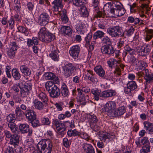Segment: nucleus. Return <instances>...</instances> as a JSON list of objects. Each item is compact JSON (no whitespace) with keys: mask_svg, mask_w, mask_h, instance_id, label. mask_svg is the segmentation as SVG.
I'll return each mask as SVG.
<instances>
[{"mask_svg":"<svg viewBox=\"0 0 153 153\" xmlns=\"http://www.w3.org/2000/svg\"><path fill=\"white\" fill-rule=\"evenodd\" d=\"M50 97L53 98H57L59 97L61 94L60 90L57 86L48 91Z\"/></svg>","mask_w":153,"mask_h":153,"instance_id":"17","label":"nucleus"},{"mask_svg":"<svg viewBox=\"0 0 153 153\" xmlns=\"http://www.w3.org/2000/svg\"><path fill=\"white\" fill-rule=\"evenodd\" d=\"M140 143L143 146L149 145V142L147 137H144L141 140Z\"/></svg>","mask_w":153,"mask_h":153,"instance_id":"57","label":"nucleus"},{"mask_svg":"<svg viewBox=\"0 0 153 153\" xmlns=\"http://www.w3.org/2000/svg\"><path fill=\"white\" fill-rule=\"evenodd\" d=\"M98 135L99 136V138L101 141H105L106 140L108 139V141L112 139V135H110L107 132H104L102 131H100Z\"/></svg>","mask_w":153,"mask_h":153,"instance_id":"20","label":"nucleus"},{"mask_svg":"<svg viewBox=\"0 0 153 153\" xmlns=\"http://www.w3.org/2000/svg\"><path fill=\"white\" fill-rule=\"evenodd\" d=\"M129 62L134 64L135 63L136 64L137 63H139L140 60H138L137 58L134 56H131L129 58Z\"/></svg>","mask_w":153,"mask_h":153,"instance_id":"54","label":"nucleus"},{"mask_svg":"<svg viewBox=\"0 0 153 153\" xmlns=\"http://www.w3.org/2000/svg\"><path fill=\"white\" fill-rule=\"evenodd\" d=\"M90 126L93 130L97 131L100 129V127L97 125V123L95 124L92 123L90 124Z\"/></svg>","mask_w":153,"mask_h":153,"instance_id":"61","label":"nucleus"},{"mask_svg":"<svg viewBox=\"0 0 153 153\" xmlns=\"http://www.w3.org/2000/svg\"><path fill=\"white\" fill-rule=\"evenodd\" d=\"M94 69L97 74L102 78L105 79V71L101 65L97 66Z\"/></svg>","mask_w":153,"mask_h":153,"instance_id":"24","label":"nucleus"},{"mask_svg":"<svg viewBox=\"0 0 153 153\" xmlns=\"http://www.w3.org/2000/svg\"><path fill=\"white\" fill-rule=\"evenodd\" d=\"M20 136L15 133L13 134L10 139V143L11 145L14 146L17 145L19 142Z\"/></svg>","mask_w":153,"mask_h":153,"instance_id":"27","label":"nucleus"},{"mask_svg":"<svg viewBox=\"0 0 153 153\" xmlns=\"http://www.w3.org/2000/svg\"><path fill=\"white\" fill-rule=\"evenodd\" d=\"M116 92L112 90H107L102 91L101 93L100 97H102L107 98L115 96Z\"/></svg>","mask_w":153,"mask_h":153,"instance_id":"21","label":"nucleus"},{"mask_svg":"<svg viewBox=\"0 0 153 153\" xmlns=\"http://www.w3.org/2000/svg\"><path fill=\"white\" fill-rule=\"evenodd\" d=\"M33 106L35 108L38 110H42L43 109L44 105L42 102L39 101L37 99L34 100L33 102Z\"/></svg>","mask_w":153,"mask_h":153,"instance_id":"26","label":"nucleus"},{"mask_svg":"<svg viewBox=\"0 0 153 153\" xmlns=\"http://www.w3.org/2000/svg\"><path fill=\"white\" fill-rule=\"evenodd\" d=\"M117 62V60L115 59H111L108 61H107V63L109 67L112 68L114 63Z\"/></svg>","mask_w":153,"mask_h":153,"instance_id":"58","label":"nucleus"},{"mask_svg":"<svg viewBox=\"0 0 153 153\" xmlns=\"http://www.w3.org/2000/svg\"><path fill=\"white\" fill-rule=\"evenodd\" d=\"M19 86L20 89V92L22 97H26L29 94L30 91L32 89V84L30 81H27L24 83L23 86L19 83Z\"/></svg>","mask_w":153,"mask_h":153,"instance_id":"6","label":"nucleus"},{"mask_svg":"<svg viewBox=\"0 0 153 153\" xmlns=\"http://www.w3.org/2000/svg\"><path fill=\"white\" fill-rule=\"evenodd\" d=\"M107 32L111 37L117 38L121 36L123 31L122 27L117 25L108 28Z\"/></svg>","mask_w":153,"mask_h":153,"instance_id":"5","label":"nucleus"},{"mask_svg":"<svg viewBox=\"0 0 153 153\" xmlns=\"http://www.w3.org/2000/svg\"><path fill=\"white\" fill-rule=\"evenodd\" d=\"M116 108V104L113 102H109L105 104L102 110L109 115H113Z\"/></svg>","mask_w":153,"mask_h":153,"instance_id":"8","label":"nucleus"},{"mask_svg":"<svg viewBox=\"0 0 153 153\" xmlns=\"http://www.w3.org/2000/svg\"><path fill=\"white\" fill-rule=\"evenodd\" d=\"M27 44L29 47L32 46L33 44L37 45L39 43V41L37 37H33L32 39H28L27 41Z\"/></svg>","mask_w":153,"mask_h":153,"instance_id":"29","label":"nucleus"},{"mask_svg":"<svg viewBox=\"0 0 153 153\" xmlns=\"http://www.w3.org/2000/svg\"><path fill=\"white\" fill-rule=\"evenodd\" d=\"M78 93V95L79 97V99H83L84 97H88V94H85L82 88H77V89Z\"/></svg>","mask_w":153,"mask_h":153,"instance_id":"46","label":"nucleus"},{"mask_svg":"<svg viewBox=\"0 0 153 153\" xmlns=\"http://www.w3.org/2000/svg\"><path fill=\"white\" fill-rule=\"evenodd\" d=\"M61 92L63 96L66 97L68 95V90L67 86L63 83L61 88Z\"/></svg>","mask_w":153,"mask_h":153,"instance_id":"35","label":"nucleus"},{"mask_svg":"<svg viewBox=\"0 0 153 153\" xmlns=\"http://www.w3.org/2000/svg\"><path fill=\"white\" fill-rule=\"evenodd\" d=\"M59 51L56 48L52 46V52L49 54L51 58L55 61H58L59 59Z\"/></svg>","mask_w":153,"mask_h":153,"instance_id":"19","label":"nucleus"},{"mask_svg":"<svg viewBox=\"0 0 153 153\" xmlns=\"http://www.w3.org/2000/svg\"><path fill=\"white\" fill-rule=\"evenodd\" d=\"M57 109L58 111H62L63 108L64 107V103L61 102H56L55 104Z\"/></svg>","mask_w":153,"mask_h":153,"instance_id":"50","label":"nucleus"},{"mask_svg":"<svg viewBox=\"0 0 153 153\" xmlns=\"http://www.w3.org/2000/svg\"><path fill=\"white\" fill-rule=\"evenodd\" d=\"M135 65L138 66L140 69H145L147 66L146 63L143 61L140 60L139 63H137Z\"/></svg>","mask_w":153,"mask_h":153,"instance_id":"45","label":"nucleus"},{"mask_svg":"<svg viewBox=\"0 0 153 153\" xmlns=\"http://www.w3.org/2000/svg\"><path fill=\"white\" fill-rule=\"evenodd\" d=\"M89 118L91 120V124L92 123L95 124L97 123L98 121L96 116L94 115H89Z\"/></svg>","mask_w":153,"mask_h":153,"instance_id":"55","label":"nucleus"},{"mask_svg":"<svg viewBox=\"0 0 153 153\" xmlns=\"http://www.w3.org/2000/svg\"><path fill=\"white\" fill-rule=\"evenodd\" d=\"M144 124L146 129L148 130L149 133L153 134V123L146 121Z\"/></svg>","mask_w":153,"mask_h":153,"instance_id":"34","label":"nucleus"},{"mask_svg":"<svg viewBox=\"0 0 153 153\" xmlns=\"http://www.w3.org/2000/svg\"><path fill=\"white\" fill-rule=\"evenodd\" d=\"M67 134L69 137L79 136L80 134V132L77 131L76 129L74 130H70L68 131Z\"/></svg>","mask_w":153,"mask_h":153,"instance_id":"41","label":"nucleus"},{"mask_svg":"<svg viewBox=\"0 0 153 153\" xmlns=\"http://www.w3.org/2000/svg\"><path fill=\"white\" fill-rule=\"evenodd\" d=\"M59 31L64 35L71 36L72 33V30L70 27L66 26H61Z\"/></svg>","mask_w":153,"mask_h":153,"instance_id":"16","label":"nucleus"},{"mask_svg":"<svg viewBox=\"0 0 153 153\" xmlns=\"http://www.w3.org/2000/svg\"><path fill=\"white\" fill-rule=\"evenodd\" d=\"M15 115L13 114H10L7 117V123L15 122L16 120Z\"/></svg>","mask_w":153,"mask_h":153,"instance_id":"48","label":"nucleus"},{"mask_svg":"<svg viewBox=\"0 0 153 153\" xmlns=\"http://www.w3.org/2000/svg\"><path fill=\"white\" fill-rule=\"evenodd\" d=\"M49 19L48 14L44 12L40 15L38 19V23L41 26H45L49 23Z\"/></svg>","mask_w":153,"mask_h":153,"instance_id":"11","label":"nucleus"},{"mask_svg":"<svg viewBox=\"0 0 153 153\" xmlns=\"http://www.w3.org/2000/svg\"><path fill=\"white\" fill-rule=\"evenodd\" d=\"M80 50L79 46L78 45H76L71 48L69 52L70 55L73 58L76 59L78 58Z\"/></svg>","mask_w":153,"mask_h":153,"instance_id":"13","label":"nucleus"},{"mask_svg":"<svg viewBox=\"0 0 153 153\" xmlns=\"http://www.w3.org/2000/svg\"><path fill=\"white\" fill-rule=\"evenodd\" d=\"M38 97L44 104L47 103L48 101V98L45 94L43 92H41L39 94Z\"/></svg>","mask_w":153,"mask_h":153,"instance_id":"40","label":"nucleus"},{"mask_svg":"<svg viewBox=\"0 0 153 153\" xmlns=\"http://www.w3.org/2000/svg\"><path fill=\"white\" fill-rule=\"evenodd\" d=\"M75 68V67L71 63H68L65 65L63 69L64 76L66 78L71 76Z\"/></svg>","mask_w":153,"mask_h":153,"instance_id":"10","label":"nucleus"},{"mask_svg":"<svg viewBox=\"0 0 153 153\" xmlns=\"http://www.w3.org/2000/svg\"><path fill=\"white\" fill-rule=\"evenodd\" d=\"M150 145L143 146L140 150V153H148L150 152Z\"/></svg>","mask_w":153,"mask_h":153,"instance_id":"52","label":"nucleus"},{"mask_svg":"<svg viewBox=\"0 0 153 153\" xmlns=\"http://www.w3.org/2000/svg\"><path fill=\"white\" fill-rule=\"evenodd\" d=\"M101 51L103 54L111 55L114 53V50L112 45L108 44L102 46Z\"/></svg>","mask_w":153,"mask_h":153,"instance_id":"12","label":"nucleus"},{"mask_svg":"<svg viewBox=\"0 0 153 153\" xmlns=\"http://www.w3.org/2000/svg\"><path fill=\"white\" fill-rule=\"evenodd\" d=\"M44 76L45 79L52 81H48L45 83V87L48 91L55 87H56V86L55 83L58 84L59 83V81L58 77L51 72L45 73Z\"/></svg>","mask_w":153,"mask_h":153,"instance_id":"2","label":"nucleus"},{"mask_svg":"<svg viewBox=\"0 0 153 153\" xmlns=\"http://www.w3.org/2000/svg\"><path fill=\"white\" fill-rule=\"evenodd\" d=\"M82 147L86 153H95V151L92 146L90 144L84 143Z\"/></svg>","mask_w":153,"mask_h":153,"instance_id":"23","label":"nucleus"},{"mask_svg":"<svg viewBox=\"0 0 153 153\" xmlns=\"http://www.w3.org/2000/svg\"><path fill=\"white\" fill-rule=\"evenodd\" d=\"M52 4L54 5L53 7L54 10L59 12L61 11L60 10L63 7L62 0H55L52 2Z\"/></svg>","mask_w":153,"mask_h":153,"instance_id":"22","label":"nucleus"},{"mask_svg":"<svg viewBox=\"0 0 153 153\" xmlns=\"http://www.w3.org/2000/svg\"><path fill=\"white\" fill-rule=\"evenodd\" d=\"M151 49V46L148 45L145 47H139L137 49L138 55L140 56L146 57L150 53Z\"/></svg>","mask_w":153,"mask_h":153,"instance_id":"9","label":"nucleus"},{"mask_svg":"<svg viewBox=\"0 0 153 153\" xmlns=\"http://www.w3.org/2000/svg\"><path fill=\"white\" fill-rule=\"evenodd\" d=\"M105 12H109L113 17L120 16L125 13L126 10L123 5L117 1H112L106 3L103 8Z\"/></svg>","mask_w":153,"mask_h":153,"instance_id":"1","label":"nucleus"},{"mask_svg":"<svg viewBox=\"0 0 153 153\" xmlns=\"http://www.w3.org/2000/svg\"><path fill=\"white\" fill-rule=\"evenodd\" d=\"M126 112V108L124 106H121L117 110H115L114 115L121 116L123 115Z\"/></svg>","mask_w":153,"mask_h":153,"instance_id":"32","label":"nucleus"},{"mask_svg":"<svg viewBox=\"0 0 153 153\" xmlns=\"http://www.w3.org/2000/svg\"><path fill=\"white\" fill-rule=\"evenodd\" d=\"M92 37V33L90 32L88 34L85 39V40L87 43H89Z\"/></svg>","mask_w":153,"mask_h":153,"instance_id":"62","label":"nucleus"},{"mask_svg":"<svg viewBox=\"0 0 153 153\" xmlns=\"http://www.w3.org/2000/svg\"><path fill=\"white\" fill-rule=\"evenodd\" d=\"M10 48L8 52V55L11 58H13L15 56V52L18 49V46L15 42L11 43Z\"/></svg>","mask_w":153,"mask_h":153,"instance_id":"15","label":"nucleus"},{"mask_svg":"<svg viewBox=\"0 0 153 153\" xmlns=\"http://www.w3.org/2000/svg\"><path fill=\"white\" fill-rule=\"evenodd\" d=\"M76 29L77 32L80 33H81L83 34L84 31L85 27L84 25L82 23H79L76 25Z\"/></svg>","mask_w":153,"mask_h":153,"instance_id":"39","label":"nucleus"},{"mask_svg":"<svg viewBox=\"0 0 153 153\" xmlns=\"http://www.w3.org/2000/svg\"><path fill=\"white\" fill-rule=\"evenodd\" d=\"M144 78L146 80V84H148L151 83L152 81H153V74H150L146 76H145Z\"/></svg>","mask_w":153,"mask_h":153,"instance_id":"51","label":"nucleus"},{"mask_svg":"<svg viewBox=\"0 0 153 153\" xmlns=\"http://www.w3.org/2000/svg\"><path fill=\"white\" fill-rule=\"evenodd\" d=\"M23 111L21 110L20 107L18 106H17L15 109V114L16 115L20 116L22 115Z\"/></svg>","mask_w":153,"mask_h":153,"instance_id":"63","label":"nucleus"},{"mask_svg":"<svg viewBox=\"0 0 153 153\" xmlns=\"http://www.w3.org/2000/svg\"><path fill=\"white\" fill-rule=\"evenodd\" d=\"M38 35L39 39L43 42H50L55 39V36L47 30L44 26L41 28Z\"/></svg>","mask_w":153,"mask_h":153,"instance_id":"3","label":"nucleus"},{"mask_svg":"<svg viewBox=\"0 0 153 153\" xmlns=\"http://www.w3.org/2000/svg\"><path fill=\"white\" fill-rule=\"evenodd\" d=\"M88 79L93 83H97L98 82V80L96 77L94 75H89L87 76Z\"/></svg>","mask_w":153,"mask_h":153,"instance_id":"56","label":"nucleus"},{"mask_svg":"<svg viewBox=\"0 0 153 153\" xmlns=\"http://www.w3.org/2000/svg\"><path fill=\"white\" fill-rule=\"evenodd\" d=\"M86 0H74L73 4L77 7H82L84 4Z\"/></svg>","mask_w":153,"mask_h":153,"instance_id":"43","label":"nucleus"},{"mask_svg":"<svg viewBox=\"0 0 153 153\" xmlns=\"http://www.w3.org/2000/svg\"><path fill=\"white\" fill-rule=\"evenodd\" d=\"M12 72V76L15 80H18L20 79L21 77V74L17 69H13Z\"/></svg>","mask_w":153,"mask_h":153,"instance_id":"36","label":"nucleus"},{"mask_svg":"<svg viewBox=\"0 0 153 153\" xmlns=\"http://www.w3.org/2000/svg\"><path fill=\"white\" fill-rule=\"evenodd\" d=\"M37 147L41 153H51L52 151V144L48 140L42 139L40 141Z\"/></svg>","mask_w":153,"mask_h":153,"instance_id":"4","label":"nucleus"},{"mask_svg":"<svg viewBox=\"0 0 153 153\" xmlns=\"http://www.w3.org/2000/svg\"><path fill=\"white\" fill-rule=\"evenodd\" d=\"M80 11V15L81 16L84 17H88L89 16V13L87 8L84 6H82L79 9Z\"/></svg>","mask_w":153,"mask_h":153,"instance_id":"30","label":"nucleus"},{"mask_svg":"<svg viewBox=\"0 0 153 153\" xmlns=\"http://www.w3.org/2000/svg\"><path fill=\"white\" fill-rule=\"evenodd\" d=\"M132 89L128 87V86L125 87L124 88V92L126 94H127L129 96H131L132 95L133 93Z\"/></svg>","mask_w":153,"mask_h":153,"instance_id":"60","label":"nucleus"},{"mask_svg":"<svg viewBox=\"0 0 153 153\" xmlns=\"http://www.w3.org/2000/svg\"><path fill=\"white\" fill-rule=\"evenodd\" d=\"M124 48L125 50L128 52L131 55H133L135 53L134 50L130 48L128 45H126Z\"/></svg>","mask_w":153,"mask_h":153,"instance_id":"59","label":"nucleus"},{"mask_svg":"<svg viewBox=\"0 0 153 153\" xmlns=\"http://www.w3.org/2000/svg\"><path fill=\"white\" fill-rule=\"evenodd\" d=\"M103 38L102 39V42L105 44L109 43L111 42V41L110 38L107 36H104Z\"/></svg>","mask_w":153,"mask_h":153,"instance_id":"64","label":"nucleus"},{"mask_svg":"<svg viewBox=\"0 0 153 153\" xmlns=\"http://www.w3.org/2000/svg\"><path fill=\"white\" fill-rule=\"evenodd\" d=\"M91 92L94 96L95 100L98 101L99 100V97H101V91L97 89H92L91 90Z\"/></svg>","mask_w":153,"mask_h":153,"instance_id":"33","label":"nucleus"},{"mask_svg":"<svg viewBox=\"0 0 153 153\" xmlns=\"http://www.w3.org/2000/svg\"><path fill=\"white\" fill-rule=\"evenodd\" d=\"M134 31V29L132 27H131L128 30H126L124 31L123 33H122L121 36H126L129 37L132 35Z\"/></svg>","mask_w":153,"mask_h":153,"instance_id":"37","label":"nucleus"},{"mask_svg":"<svg viewBox=\"0 0 153 153\" xmlns=\"http://www.w3.org/2000/svg\"><path fill=\"white\" fill-rule=\"evenodd\" d=\"M20 70L21 73L26 76H29L31 74V70L27 66L23 65L20 66Z\"/></svg>","mask_w":153,"mask_h":153,"instance_id":"28","label":"nucleus"},{"mask_svg":"<svg viewBox=\"0 0 153 153\" xmlns=\"http://www.w3.org/2000/svg\"><path fill=\"white\" fill-rule=\"evenodd\" d=\"M8 127L10 128L12 132L13 133H16L17 131V127H16V124L14 122L8 123Z\"/></svg>","mask_w":153,"mask_h":153,"instance_id":"44","label":"nucleus"},{"mask_svg":"<svg viewBox=\"0 0 153 153\" xmlns=\"http://www.w3.org/2000/svg\"><path fill=\"white\" fill-rule=\"evenodd\" d=\"M150 145L143 146L140 150V153H148L150 152Z\"/></svg>","mask_w":153,"mask_h":153,"instance_id":"53","label":"nucleus"},{"mask_svg":"<svg viewBox=\"0 0 153 153\" xmlns=\"http://www.w3.org/2000/svg\"><path fill=\"white\" fill-rule=\"evenodd\" d=\"M19 32L24 33L26 36H27L29 34L28 30L24 27L21 26L17 28Z\"/></svg>","mask_w":153,"mask_h":153,"instance_id":"42","label":"nucleus"},{"mask_svg":"<svg viewBox=\"0 0 153 153\" xmlns=\"http://www.w3.org/2000/svg\"><path fill=\"white\" fill-rule=\"evenodd\" d=\"M127 21L135 25H137L139 23H140V24H143L142 22L143 20H140L135 16H129L128 18Z\"/></svg>","mask_w":153,"mask_h":153,"instance_id":"25","label":"nucleus"},{"mask_svg":"<svg viewBox=\"0 0 153 153\" xmlns=\"http://www.w3.org/2000/svg\"><path fill=\"white\" fill-rule=\"evenodd\" d=\"M19 127L22 133L24 134L28 132V135H31L33 130L30 129L29 126L27 124H21L19 126Z\"/></svg>","mask_w":153,"mask_h":153,"instance_id":"14","label":"nucleus"},{"mask_svg":"<svg viewBox=\"0 0 153 153\" xmlns=\"http://www.w3.org/2000/svg\"><path fill=\"white\" fill-rule=\"evenodd\" d=\"M127 86L132 90H134L137 87V85L135 81H132L128 82L127 84Z\"/></svg>","mask_w":153,"mask_h":153,"instance_id":"47","label":"nucleus"},{"mask_svg":"<svg viewBox=\"0 0 153 153\" xmlns=\"http://www.w3.org/2000/svg\"><path fill=\"white\" fill-rule=\"evenodd\" d=\"M105 33L101 30H97L94 33L93 35V39L95 40L99 38H101L103 37Z\"/></svg>","mask_w":153,"mask_h":153,"instance_id":"38","label":"nucleus"},{"mask_svg":"<svg viewBox=\"0 0 153 153\" xmlns=\"http://www.w3.org/2000/svg\"><path fill=\"white\" fill-rule=\"evenodd\" d=\"M54 124L58 132V134L63 136L66 133V128L63 123H61L58 120L56 119L54 121Z\"/></svg>","mask_w":153,"mask_h":153,"instance_id":"7","label":"nucleus"},{"mask_svg":"<svg viewBox=\"0 0 153 153\" xmlns=\"http://www.w3.org/2000/svg\"><path fill=\"white\" fill-rule=\"evenodd\" d=\"M29 121H30L32 126L34 128L39 126L40 125L39 120L36 118V117L34 119H33L32 120H30Z\"/></svg>","mask_w":153,"mask_h":153,"instance_id":"49","label":"nucleus"},{"mask_svg":"<svg viewBox=\"0 0 153 153\" xmlns=\"http://www.w3.org/2000/svg\"><path fill=\"white\" fill-rule=\"evenodd\" d=\"M145 39L146 41H149L153 37V30L148 29L146 30Z\"/></svg>","mask_w":153,"mask_h":153,"instance_id":"31","label":"nucleus"},{"mask_svg":"<svg viewBox=\"0 0 153 153\" xmlns=\"http://www.w3.org/2000/svg\"><path fill=\"white\" fill-rule=\"evenodd\" d=\"M24 114L26 119L29 121L34 119L36 117V114L34 110L30 109L27 110Z\"/></svg>","mask_w":153,"mask_h":153,"instance_id":"18","label":"nucleus"}]
</instances>
